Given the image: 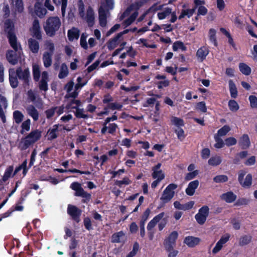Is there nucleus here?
I'll return each instance as SVG.
<instances>
[{
  "mask_svg": "<svg viewBox=\"0 0 257 257\" xmlns=\"http://www.w3.org/2000/svg\"><path fill=\"white\" fill-rule=\"evenodd\" d=\"M18 78L23 81L24 87L29 86L30 85V73L28 68L23 71L21 67H18L15 72Z\"/></svg>",
  "mask_w": 257,
  "mask_h": 257,
  "instance_id": "nucleus-7",
  "label": "nucleus"
},
{
  "mask_svg": "<svg viewBox=\"0 0 257 257\" xmlns=\"http://www.w3.org/2000/svg\"><path fill=\"white\" fill-rule=\"evenodd\" d=\"M213 180L215 183H221L227 182L228 180V178L226 175H219L215 176Z\"/></svg>",
  "mask_w": 257,
  "mask_h": 257,
  "instance_id": "nucleus-44",
  "label": "nucleus"
},
{
  "mask_svg": "<svg viewBox=\"0 0 257 257\" xmlns=\"http://www.w3.org/2000/svg\"><path fill=\"white\" fill-rule=\"evenodd\" d=\"M70 188L75 191L74 195L75 196L81 197L83 199L82 202L87 203L90 201L91 198V195L86 192L82 187L81 184L78 182H74L70 185Z\"/></svg>",
  "mask_w": 257,
  "mask_h": 257,
  "instance_id": "nucleus-4",
  "label": "nucleus"
},
{
  "mask_svg": "<svg viewBox=\"0 0 257 257\" xmlns=\"http://www.w3.org/2000/svg\"><path fill=\"white\" fill-rule=\"evenodd\" d=\"M236 195L232 191H228L223 193L220 196L221 199L228 203H232L236 199Z\"/></svg>",
  "mask_w": 257,
  "mask_h": 257,
  "instance_id": "nucleus-21",
  "label": "nucleus"
},
{
  "mask_svg": "<svg viewBox=\"0 0 257 257\" xmlns=\"http://www.w3.org/2000/svg\"><path fill=\"white\" fill-rule=\"evenodd\" d=\"M131 181L127 177H125L122 180H116L114 184L119 187H121L123 185H129L131 184Z\"/></svg>",
  "mask_w": 257,
  "mask_h": 257,
  "instance_id": "nucleus-49",
  "label": "nucleus"
},
{
  "mask_svg": "<svg viewBox=\"0 0 257 257\" xmlns=\"http://www.w3.org/2000/svg\"><path fill=\"white\" fill-rule=\"evenodd\" d=\"M165 213L162 212L155 216L148 224L147 228L148 230H151L164 216Z\"/></svg>",
  "mask_w": 257,
  "mask_h": 257,
  "instance_id": "nucleus-20",
  "label": "nucleus"
},
{
  "mask_svg": "<svg viewBox=\"0 0 257 257\" xmlns=\"http://www.w3.org/2000/svg\"><path fill=\"white\" fill-rule=\"evenodd\" d=\"M209 213V208L207 205H204L198 210V212L195 215L197 222L200 225H203L206 221L207 217Z\"/></svg>",
  "mask_w": 257,
  "mask_h": 257,
  "instance_id": "nucleus-8",
  "label": "nucleus"
},
{
  "mask_svg": "<svg viewBox=\"0 0 257 257\" xmlns=\"http://www.w3.org/2000/svg\"><path fill=\"white\" fill-rule=\"evenodd\" d=\"M172 49L174 51H177L178 49L186 51L187 48L182 42L177 41L173 43Z\"/></svg>",
  "mask_w": 257,
  "mask_h": 257,
  "instance_id": "nucleus-39",
  "label": "nucleus"
},
{
  "mask_svg": "<svg viewBox=\"0 0 257 257\" xmlns=\"http://www.w3.org/2000/svg\"><path fill=\"white\" fill-rule=\"evenodd\" d=\"M222 162L221 158L220 156H212L208 161V164L212 166H216L221 164Z\"/></svg>",
  "mask_w": 257,
  "mask_h": 257,
  "instance_id": "nucleus-35",
  "label": "nucleus"
},
{
  "mask_svg": "<svg viewBox=\"0 0 257 257\" xmlns=\"http://www.w3.org/2000/svg\"><path fill=\"white\" fill-rule=\"evenodd\" d=\"M249 199L246 198H238L234 203V206H240L241 205H246L249 203Z\"/></svg>",
  "mask_w": 257,
  "mask_h": 257,
  "instance_id": "nucleus-54",
  "label": "nucleus"
},
{
  "mask_svg": "<svg viewBox=\"0 0 257 257\" xmlns=\"http://www.w3.org/2000/svg\"><path fill=\"white\" fill-rule=\"evenodd\" d=\"M228 85L231 97L236 98L237 96L238 92L235 84L232 80H230L228 81Z\"/></svg>",
  "mask_w": 257,
  "mask_h": 257,
  "instance_id": "nucleus-32",
  "label": "nucleus"
},
{
  "mask_svg": "<svg viewBox=\"0 0 257 257\" xmlns=\"http://www.w3.org/2000/svg\"><path fill=\"white\" fill-rule=\"evenodd\" d=\"M178 233L176 231H172L164 241L163 244L166 251H169L176 245V240Z\"/></svg>",
  "mask_w": 257,
  "mask_h": 257,
  "instance_id": "nucleus-9",
  "label": "nucleus"
},
{
  "mask_svg": "<svg viewBox=\"0 0 257 257\" xmlns=\"http://www.w3.org/2000/svg\"><path fill=\"white\" fill-rule=\"evenodd\" d=\"M119 39V38L116 35L107 42V47L109 50H112L116 47L117 42Z\"/></svg>",
  "mask_w": 257,
  "mask_h": 257,
  "instance_id": "nucleus-37",
  "label": "nucleus"
},
{
  "mask_svg": "<svg viewBox=\"0 0 257 257\" xmlns=\"http://www.w3.org/2000/svg\"><path fill=\"white\" fill-rule=\"evenodd\" d=\"M194 204V202L193 201H189L184 204H182L178 201H176L174 202V206L176 209L182 210H188L191 209Z\"/></svg>",
  "mask_w": 257,
  "mask_h": 257,
  "instance_id": "nucleus-17",
  "label": "nucleus"
},
{
  "mask_svg": "<svg viewBox=\"0 0 257 257\" xmlns=\"http://www.w3.org/2000/svg\"><path fill=\"white\" fill-rule=\"evenodd\" d=\"M228 107H229V109L231 111L235 112L239 109V106L238 104L237 103V102L235 100H234L233 99L230 100L228 101Z\"/></svg>",
  "mask_w": 257,
  "mask_h": 257,
  "instance_id": "nucleus-47",
  "label": "nucleus"
},
{
  "mask_svg": "<svg viewBox=\"0 0 257 257\" xmlns=\"http://www.w3.org/2000/svg\"><path fill=\"white\" fill-rule=\"evenodd\" d=\"M122 107V105L119 103L114 102L110 103L106 106L104 108L103 112H106L104 113L105 115H108L109 113L108 109H110L112 110H120Z\"/></svg>",
  "mask_w": 257,
  "mask_h": 257,
  "instance_id": "nucleus-31",
  "label": "nucleus"
},
{
  "mask_svg": "<svg viewBox=\"0 0 257 257\" xmlns=\"http://www.w3.org/2000/svg\"><path fill=\"white\" fill-rule=\"evenodd\" d=\"M80 36V31L75 27L68 31L67 37L70 41L78 40Z\"/></svg>",
  "mask_w": 257,
  "mask_h": 257,
  "instance_id": "nucleus-26",
  "label": "nucleus"
},
{
  "mask_svg": "<svg viewBox=\"0 0 257 257\" xmlns=\"http://www.w3.org/2000/svg\"><path fill=\"white\" fill-rule=\"evenodd\" d=\"M28 42L30 51L34 54L38 53L40 49L39 42L33 38L29 39Z\"/></svg>",
  "mask_w": 257,
  "mask_h": 257,
  "instance_id": "nucleus-22",
  "label": "nucleus"
},
{
  "mask_svg": "<svg viewBox=\"0 0 257 257\" xmlns=\"http://www.w3.org/2000/svg\"><path fill=\"white\" fill-rule=\"evenodd\" d=\"M209 53V50L207 46H202L199 48L196 52V57L200 62L205 60L207 56Z\"/></svg>",
  "mask_w": 257,
  "mask_h": 257,
  "instance_id": "nucleus-12",
  "label": "nucleus"
},
{
  "mask_svg": "<svg viewBox=\"0 0 257 257\" xmlns=\"http://www.w3.org/2000/svg\"><path fill=\"white\" fill-rule=\"evenodd\" d=\"M35 13L37 16L40 18H43L47 13V10L43 8L39 3H37L35 5Z\"/></svg>",
  "mask_w": 257,
  "mask_h": 257,
  "instance_id": "nucleus-29",
  "label": "nucleus"
},
{
  "mask_svg": "<svg viewBox=\"0 0 257 257\" xmlns=\"http://www.w3.org/2000/svg\"><path fill=\"white\" fill-rule=\"evenodd\" d=\"M199 181L197 180L190 182L186 189V193L189 196H192L194 194L196 189L199 186Z\"/></svg>",
  "mask_w": 257,
  "mask_h": 257,
  "instance_id": "nucleus-24",
  "label": "nucleus"
},
{
  "mask_svg": "<svg viewBox=\"0 0 257 257\" xmlns=\"http://www.w3.org/2000/svg\"><path fill=\"white\" fill-rule=\"evenodd\" d=\"M17 51L8 50L6 54L7 61L12 65H15L18 63V58L16 54Z\"/></svg>",
  "mask_w": 257,
  "mask_h": 257,
  "instance_id": "nucleus-16",
  "label": "nucleus"
},
{
  "mask_svg": "<svg viewBox=\"0 0 257 257\" xmlns=\"http://www.w3.org/2000/svg\"><path fill=\"white\" fill-rule=\"evenodd\" d=\"M177 188V185L174 183L169 184L165 189L163 192V194L160 198L161 202L158 207V209H160L164 206V205L170 202L173 198L175 195V190Z\"/></svg>",
  "mask_w": 257,
  "mask_h": 257,
  "instance_id": "nucleus-3",
  "label": "nucleus"
},
{
  "mask_svg": "<svg viewBox=\"0 0 257 257\" xmlns=\"http://www.w3.org/2000/svg\"><path fill=\"white\" fill-rule=\"evenodd\" d=\"M14 170L13 166H9L5 170L2 180L4 182L7 181L11 176Z\"/></svg>",
  "mask_w": 257,
  "mask_h": 257,
  "instance_id": "nucleus-40",
  "label": "nucleus"
},
{
  "mask_svg": "<svg viewBox=\"0 0 257 257\" xmlns=\"http://www.w3.org/2000/svg\"><path fill=\"white\" fill-rule=\"evenodd\" d=\"M7 37L9 40V42L12 48L15 51H18V45L17 42V38L15 33L8 32Z\"/></svg>",
  "mask_w": 257,
  "mask_h": 257,
  "instance_id": "nucleus-15",
  "label": "nucleus"
},
{
  "mask_svg": "<svg viewBox=\"0 0 257 257\" xmlns=\"http://www.w3.org/2000/svg\"><path fill=\"white\" fill-rule=\"evenodd\" d=\"M125 234L122 231H120L113 233L111 236V242L112 243H120L124 242Z\"/></svg>",
  "mask_w": 257,
  "mask_h": 257,
  "instance_id": "nucleus-27",
  "label": "nucleus"
},
{
  "mask_svg": "<svg viewBox=\"0 0 257 257\" xmlns=\"http://www.w3.org/2000/svg\"><path fill=\"white\" fill-rule=\"evenodd\" d=\"M27 113L33 118L34 121H37L39 119V112L35 107L32 105H28L26 108Z\"/></svg>",
  "mask_w": 257,
  "mask_h": 257,
  "instance_id": "nucleus-25",
  "label": "nucleus"
},
{
  "mask_svg": "<svg viewBox=\"0 0 257 257\" xmlns=\"http://www.w3.org/2000/svg\"><path fill=\"white\" fill-rule=\"evenodd\" d=\"M252 237L250 235H244L241 236L239 240V245L243 246L249 243L251 240Z\"/></svg>",
  "mask_w": 257,
  "mask_h": 257,
  "instance_id": "nucleus-45",
  "label": "nucleus"
},
{
  "mask_svg": "<svg viewBox=\"0 0 257 257\" xmlns=\"http://www.w3.org/2000/svg\"><path fill=\"white\" fill-rule=\"evenodd\" d=\"M76 111L74 113L75 116L78 118H84L87 119L88 118V115L83 113V108L76 109Z\"/></svg>",
  "mask_w": 257,
  "mask_h": 257,
  "instance_id": "nucleus-55",
  "label": "nucleus"
},
{
  "mask_svg": "<svg viewBox=\"0 0 257 257\" xmlns=\"http://www.w3.org/2000/svg\"><path fill=\"white\" fill-rule=\"evenodd\" d=\"M239 69L240 71L245 75H249L251 73V68L244 63H240L239 64Z\"/></svg>",
  "mask_w": 257,
  "mask_h": 257,
  "instance_id": "nucleus-34",
  "label": "nucleus"
},
{
  "mask_svg": "<svg viewBox=\"0 0 257 257\" xmlns=\"http://www.w3.org/2000/svg\"><path fill=\"white\" fill-rule=\"evenodd\" d=\"M196 109L200 110L202 112L205 113L207 112V107L204 101H200L196 103Z\"/></svg>",
  "mask_w": 257,
  "mask_h": 257,
  "instance_id": "nucleus-56",
  "label": "nucleus"
},
{
  "mask_svg": "<svg viewBox=\"0 0 257 257\" xmlns=\"http://www.w3.org/2000/svg\"><path fill=\"white\" fill-rule=\"evenodd\" d=\"M54 3L56 5L61 4V12L63 15L65 13L66 9L67 6V0H53Z\"/></svg>",
  "mask_w": 257,
  "mask_h": 257,
  "instance_id": "nucleus-43",
  "label": "nucleus"
},
{
  "mask_svg": "<svg viewBox=\"0 0 257 257\" xmlns=\"http://www.w3.org/2000/svg\"><path fill=\"white\" fill-rule=\"evenodd\" d=\"M105 4L103 5L102 7H103L106 12H108L109 10H112L114 7V2L113 0H105Z\"/></svg>",
  "mask_w": 257,
  "mask_h": 257,
  "instance_id": "nucleus-51",
  "label": "nucleus"
},
{
  "mask_svg": "<svg viewBox=\"0 0 257 257\" xmlns=\"http://www.w3.org/2000/svg\"><path fill=\"white\" fill-rule=\"evenodd\" d=\"M68 69L65 64H62L58 74V77L60 79H63L66 77L68 74Z\"/></svg>",
  "mask_w": 257,
  "mask_h": 257,
  "instance_id": "nucleus-41",
  "label": "nucleus"
},
{
  "mask_svg": "<svg viewBox=\"0 0 257 257\" xmlns=\"http://www.w3.org/2000/svg\"><path fill=\"white\" fill-rule=\"evenodd\" d=\"M157 88L159 89H161L163 87H167L170 84V81L168 80H164L163 81H158L156 83Z\"/></svg>",
  "mask_w": 257,
  "mask_h": 257,
  "instance_id": "nucleus-64",
  "label": "nucleus"
},
{
  "mask_svg": "<svg viewBox=\"0 0 257 257\" xmlns=\"http://www.w3.org/2000/svg\"><path fill=\"white\" fill-rule=\"evenodd\" d=\"M30 125H31V120L29 118H28L27 120L24 121L22 125V130L21 131V133L23 134L24 131L28 132L30 130Z\"/></svg>",
  "mask_w": 257,
  "mask_h": 257,
  "instance_id": "nucleus-46",
  "label": "nucleus"
},
{
  "mask_svg": "<svg viewBox=\"0 0 257 257\" xmlns=\"http://www.w3.org/2000/svg\"><path fill=\"white\" fill-rule=\"evenodd\" d=\"M5 28L6 30H9L8 32L14 33V25L13 22L10 19H8L5 23Z\"/></svg>",
  "mask_w": 257,
  "mask_h": 257,
  "instance_id": "nucleus-58",
  "label": "nucleus"
},
{
  "mask_svg": "<svg viewBox=\"0 0 257 257\" xmlns=\"http://www.w3.org/2000/svg\"><path fill=\"white\" fill-rule=\"evenodd\" d=\"M200 241V239L197 237L192 236H186L184 240V243L189 247H194L198 245Z\"/></svg>",
  "mask_w": 257,
  "mask_h": 257,
  "instance_id": "nucleus-14",
  "label": "nucleus"
},
{
  "mask_svg": "<svg viewBox=\"0 0 257 257\" xmlns=\"http://www.w3.org/2000/svg\"><path fill=\"white\" fill-rule=\"evenodd\" d=\"M9 81L11 86L13 88H16L18 86V76H17L15 72L9 73Z\"/></svg>",
  "mask_w": 257,
  "mask_h": 257,
  "instance_id": "nucleus-33",
  "label": "nucleus"
},
{
  "mask_svg": "<svg viewBox=\"0 0 257 257\" xmlns=\"http://www.w3.org/2000/svg\"><path fill=\"white\" fill-rule=\"evenodd\" d=\"M24 117L22 112L19 110H15L13 112V118L17 124H19L22 121Z\"/></svg>",
  "mask_w": 257,
  "mask_h": 257,
  "instance_id": "nucleus-36",
  "label": "nucleus"
},
{
  "mask_svg": "<svg viewBox=\"0 0 257 257\" xmlns=\"http://www.w3.org/2000/svg\"><path fill=\"white\" fill-rule=\"evenodd\" d=\"M67 212L73 221L77 223L80 221L82 210L80 208L75 205L69 204L67 206Z\"/></svg>",
  "mask_w": 257,
  "mask_h": 257,
  "instance_id": "nucleus-6",
  "label": "nucleus"
},
{
  "mask_svg": "<svg viewBox=\"0 0 257 257\" xmlns=\"http://www.w3.org/2000/svg\"><path fill=\"white\" fill-rule=\"evenodd\" d=\"M171 13V9L169 8H167L163 12L158 13V18L159 20H163L165 19L166 17L169 15Z\"/></svg>",
  "mask_w": 257,
  "mask_h": 257,
  "instance_id": "nucleus-50",
  "label": "nucleus"
},
{
  "mask_svg": "<svg viewBox=\"0 0 257 257\" xmlns=\"http://www.w3.org/2000/svg\"><path fill=\"white\" fill-rule=\"evenodd\" d=\"M230 131V127L227 125H224L218 130L217 135L219 137H222L226 135Z\"/></svg>",
  "mask_w": 257,
  "mask_h": 257,
  "instance_id": "nucleus-48",
  "label": "nucleus"
},
{
  "mask_svg": "<svg viewBox=\"0 0 257 257\" xmlns=\"http://www.w3.org/2000/svg\"><path fill=\"white\" fill-rule=\"evenodd\" d=\"M216 31L214 29H210L209 31V37L210 42L213 43L215 46H217V42L216 37Z\"/></svg>",
  "mask_w": 257,
  "mask_h": 257,
  "instance_id": "nucleus-42",
  "label": "nucleus"
},
{
  "mask_svg": "<svg viewBox=\"0 0 257 257\" xmlns=\"http://www.w3.org/2000/svg\"><path fill=\"white\" fill-rule=\"evenodd\" d=\"M157 100L156 98H154V97L148 98L146 99V101H145L144 104H143V106L146 107H149V106L152 107L155 104V103H156Z\"/></svg>",
  "mask_w": 257,
  "mask_h": 257,
  "instance_id": "nucleus-60",
  "label": "nucleus"
},
{
  "mask_svg": "<svg viewBox=\"0 0 257 257\" xmlns=\"http://www.w3.org/2000/svg\"><path fill=\"white\" fill-rule=\"evenodd\" d=\"M230 236L229 234L226 233L220 237V239L217 242L215 246L212 250V252L213 254L217 253L221 250L223 245L229 240Z\"/></svg>",
  "mask_w": 257,
  "mask_h": 257,
  "instance_id": "nucleus-10",
  "label": "nucleus"
},
{
  "mask_svg": "<svg viewBox=\"0 0 257 257\" xmlns=\"http://www.w3.org/2000/svg\"><path fill=\"white\" fill-rule=\"evenodd\" d=\"M246 173V172L245 170H240L238 172V181L242 187L249 188L251 186L252 183V175L251 174H248L244 180V177Z\"/></svg>",
  "mask_w": 257,
  "mask_h": 257,
  "instance_id": "nucleus-5",
  "label": "nucleus"
},
{
  "mask_svg": "<svg viewBox=\"0 0 257 257\" xmlns=\"http://www.w3.org/2000/svg\"><path fill=\"white\" fill-rule=\"evenodd\" d=\"M238 145L242 150H246L250 146V141L247 134H243L238 141Z\"/></svg>",
  "mask_w": 257,
  "mask_h": 257,
  "instance_id": "nucleus-13",
  "label": "nucleus"
},
{
  "mask_svg": "<svg viewBox=\"0 0 257 257\" xmlns=\"http://www.w3.org/2000/svg\"><path fill=\"white\" fill-rule=\"evenodd\" d=\"M41 137V132L38 130L32 131L24 138H23L19 144V148L22 151L27 149L32 145H33Z\"/></svg>",
  "mask_w": 257,
  "mask_h": 257,
  "instance_id": "nucleus-2",
  "label": "nucleus"
},
{
  "mask_svg": "<svg viewBox=\"0 0 257 257\" xmlns=\"http://www.w3.org/2000/svg\"><path fill=\"white\" fill-rule=\"evenodd\" d=\"M78 12L79 16L83 18L85 16V8L82 0H79L78 2Z\"/></svg>",
  "mask_w": 257,
  "mask_h": 257,
  "instance_id": "nucleus-59",
  "label": "nucleus"
},
{
  "mask_svg": "<svg viewBox=\"0 0 257 257\" xmlns=\"http://www.w3.org/2000/svg\"><path fill=\"white\" fill-rule=\"evenodd\" d=\"M224 142L227 147H230L236 145L237 140L234 137H229L225 139Z\"/></svg>",
  "mask_w": 257,
  "mask_h": 257,
  "instance_id": "nucleus-61",
  "label": "nucleus"
},
{
  "mask_svg": "<svg viewBox=\"0 0 257 257\" xmlns=\"http://www.w3.org/2000/svg\"><path fill=\"white\" fill-rule=\"evenodd\" d=\"M32 72L34 80L35 82L39 81L41 76V70L39 65L36 64L33 65Z\"/></svg>",
  "mask_w": 257,
  "mask_h": 257,
  "instance_id": "nucleus-30",
  "label": "nucleus"
},
{
  "mask_svg": "<svg viewBox=\"0 0 257 257\" xmlns=\"http://www.w3.org/2000/svg\"><path fill=\"white\" fill-rule=\"evenodd\" d=\"M61 25V22L58 17H50L46 20L44 29L46 35L52 37L56 35Z\"/></svg>",
  "mask_w": 257,
  "mask_h": 257,
  "instance_id": "nucleus-1",
  "label": "nucleus"
},
{
  "mask_svg": "<svg viewBox=\"0 0 257 257\" xmlns=\"http://www.w3.org/2000/svg\"><path fill=\"white\" fill-rule=\"evenodd\" d=\"M250 107L252 108H257V97L254 95H250L248 97Z\"/></svg>",
  "mask_w": 257,
  "mask_h": 257,
  "instance_id": "nucleus-62",
  "label": "nucleus"
},
{
  "mask_svg": "<svg viewBox=\"0 0 257 257\" xmlns=\"http://www.w3.org/2000/svg\"><path fill=\"white\" fill-rule=\"evenodd\" d=\"M83 224L85 229L87 230L90 231L93 229L91 220L89 217H86L84 218Z\"/></svg>",
  "mask_w": 257,
  "mask_h": 257,
  "instance_id": "nucleus-57",
  "label": "nucleus"
},
{
  "mask_svg": "<svg viewBox=\"0 0 257 257\" xmlns=\"http://www.w3.org/2000/svg\"><path fill=\"white\" fill-rule=\"evenodd\" d=\"M32 32L33 33V37H34L36 39L38 40H42V37L41 32V27L39 21L37 19H35L33 22Z\"/></svg>",
  "mask_w": 257,
  "mask_h": 257,
  "instance_id": "nucleus-11",
  "label": "nucleus"
},
{
  "mask_svg": "<svg viewBox=\"0 0 257 257\" xmlns=\"http://www.w3.org/2000/svg\"><path fill=\"white\" fill-rule=\"evenodd\" d=\"M198 174V171L195 170L191 172L187 173L185 176V179L186 181L191 180L194 179Z\"/></svg>",
  "mask_w": 257,
  "mask_h": 257,
  "instance_id": "nucleus-63",
  "label": "nucleus"
},
{
  "mask_svg": "<svg viewBox=\"0 0 257 257\" xmlns=\"http://www.w3.org/2000/svg\"><path fill=\"white\" fill-rule=\"evenodd\" d=\"M149 0H139L132 4L130 8L132 10L138 11L144 4L147 3Z\"/></svg>",
  "mask_w": 257,
  "mask_h": 257,
  "instance_id": "nucleus-38",
  "label": "nucleus"
},
{
  "mask_svg": "<svg viewBox=\"0 0 257 257\" xmlns=\"http://www.w3.org/2000/svg\"><path fill=\"white\" fill-rule=\"evenodd\" d=\"M24 11V4L22 0L15 1V11L19 13Z\"/></svg>",
  "mask_w": 257,
  "mask_h": 257,
  "instance_id": "nucleus-53",
  "label": "nucleus"
},
{
  "mask_svg": "<svg viewBox=\"0 0 257 257\" xmlns=\"http://www.w3.org/2000/svg\"><path fill=\"white\" fill-rule=\"evenodd\" d=\"M107 12L102 7H100L98 10L99 15V25L102 27H105L107 24Z\"/></svg>",
  "mask_w": 257,
  "mask_h": 257,
  "instance_id": "nucleus-18",
  "label": "nucleus"
},
{
  "mask_svg": "<svg viewBox=\"0 0 257 257\" xmlns=\"http://www.w3.org/2000/svg\"><path fill=\"white\" fill-rule=\"evenodd\" d=\"M59 124H54L52 128H50L47 132L48 140L49 141L56 139L58 136V127Z\"/></svg>",
  "mask_w": 257,
  "mask_h": 257,
  "instance_id": "nucleus-23",
  "label": "nucleus"
},
{
  "mask_svg": "<svg viewBox=\"0 0 257 257\" xmlns=\"http://www.w3.org/2000/svg\"><path fill=\"white\" fill-rule=\"evenodd\" d=\"M52 55L53 54L48 53V52H45L43 54L42 59L44 65L46 68L49 67L51 66L52 63Z\"/></svg>",
  "mask_w": 257,
  "mask_h": 257,
  "instance_id": "nucleus-28",
  "label": "nucleus"
},
{
  "mask_svg": "<svg viewBox=\"0 0 257 257\" xmlns=\"http://www.w3.org/2000/svg\"><path fill=\"white\" fill-rule=\"evenodd\" d=\"M86 21L89 27H92L94 24V13L93 9L89 6L87 9Z\"/></svg>",
  "mask_w": 257,
  "mask_h": 257,
  "instance_id": "nucleus-19",
  "label": "nucleus"
},
{
  "mask_svg": "<svg viewBox=\"0 0 257 257\" xmlns=\"http://www.w3.org/2000/svg\"><path fill=\"white\" fill-rule=\"evenodd\" d=\"M171 122L178 127L183 126L184 125L183 119L176 116H173L172 117Z\"/></svg>",
  "mask_w": 257,
  "mask_h": 257,
  "instance_id": "nucleus-52",
  "label": "nucleus"
}]
</instances>
